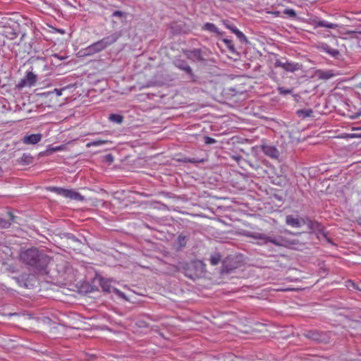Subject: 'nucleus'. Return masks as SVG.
<instances>
[{
    "instance_id": "obj_36",
    "label": "nucleus",
    "mask_w": 361,
    "mask_h": 361,
    "mask_svg": "<svg viewBox=\"0 0 361 361\" xmlns=\"http://www.w3.org/2000/svg\"><path fill=\"white\" fill-rule=\"evenodd\" d=\"M280 12L279 11H275V12H273V14L275 16H280Z\"/></svg>"
},
{
    "instance_id": "obj_25",
    "label": "nucleus",
    "mask_w": 361,
    "mask_h": 361,
    "mask_svg": "<svg viewBox=\"0 0 361 361\" xmlns=\"http://www.w3.org/2000/svg\"><path fill=\"white\" fill-rule=\"evenodd\" d=\"M106 142H107V141H104V140L99 139V140H95L94 141H93L91 143V145H92V146H100V145H102V144H104V143H106Z\"/></svg>"
},
{
    "instance_id": "obj_2",
    "label": "nucleus",
    "mask_w": 361,
    "mask_h": 361,
    "mask_svg": "<svg viewBox=\"0 0 361 361\" xmlns=\"http://www.w3.org/2000/svg\"><path fill=\"white\" fill-rule=\"evenodd\" d=\"M121 36V34L118 32H115L110 35H107V37H104L99 41L94 42L93 44H91L90 46L87 47L85 49V54L93 55L98 54V52L104 50L105 48L117 42Z\"/></svg>"
},
{
    "instance_id": "obj_35",
    "label": "nucleus",
    "mask_w": 361,
    "mask_h": 361,
    "mask_svg": "<svg viewBox=\"0 0 361 361\" xmlns=\"http://www.w3.org/2000/svg\"><path fill=\"white\" fill-rule=\"evenodd\" d=\"M116 292L118 293V295H119L122 298H125V295L123 293H122L121 291H118V290H117Z\"/></svg>"
},
{
    "instance_id": "obj_5",
    "label": "nucleus",
    "mask_w": 361,
    "mask_h": 361,
    "mask_svg": "<svg viewBox=\"0 0 361 361\" xmlns=\"http://www.w3.org/2000/svg\"><path fill=\"white\" fill-rule=\"evenodd\" d=\"M286 222L292 227H301L302 225H307L310 231L319 229V224L317 221L310 220L309 218L295 217L288 214L286 218Z\"/></svg>"
},
{
    "instance_id": "obj_15",
    "label": "nucleus",
    "mask_w": 361,
    "mask_h": 361,
    "mask_svg": "<svg viewBox=\"0 0 361 361\" xmlns=\"http://www.w3.org/2000/svg\"><path fill=\"white\" fill-rule=\"evenodd\" d=\"M123 116L121 114H111L109 116V119L111 122L121 123L123 121Z\"/></svg>"
},
{
    "instance_id": "obj_12",
    "label": "nucleus",
    "mask_w": 361,
    "mask_h": 361,
    "mask_svg": "<svg viewBox=\"0 0 361 361\" xmlns=\"http://www.w3.org/2000/svg\"><path fill=\"white\" fill-rule=\"evenodd\" d=\"M42 135L39 133L25 135L22 141L24 144H37L41 141Z\"/></svg>"
},
{
    "instance_id": "obj_17",
    "label": "nucleus",
    "mask_w": 361,
    "mask_h": 361,
    "mask_svg": "<svg viewBox=\"0 0 361 361\" xmlns=\"http://www.w3.org/2000/svg\"><path fill=\"white\" fill-rule=\"evenodd\" d=\"M324 49L327 54L334 56V58H336V56L340 54L338 50L334 49V48H331L329 46H326Z\"/></svg>"
},
{
    "instance_id": "obj_32",
    "label": "nucleus",
    "mask_w": 361,
    "mask_h": 361,
    "mask_svg": "<svg viewBox=\"0 0 361 361\" xmlns=\"http://www.w3.org/2000/svg\"><path fill=\"white\" fill-rule=\"evenodd\" d=\"M276 291H283V292H286V291H290V290H291V288H276Z\"/></svg>"
},
{
    "instance_id": "obj_3",
    "label": "nucleus",
    "mask_w": 361,
    "mask_h": 361,
    "mask_svg": "<svg viewBox=\"0 0 361 361\" xmlns=\"http://www.w3.org/2000/svg\"><path fill=\"white\" fill-rule=\"evenodd\" d=\"M19 24L11 18L4 17L0 20V35L9 39L18 37Z\"/></svg>"
},
{
    "instance_id": "obj_24",
    "label": "nucleus",
    "mask_w": 361,
    "mask_h": 361,
    "mask_svg": "<svg viewBox=\"0 0 361 361\" xmlns=\"http://www.w3.org/2000/svg\"><path fill=\"white\" fill-rule=\"evenodd\" d=\"M278 92L283 95H287L292 92L291 89H286L284 87H278Z\"/></svg>"
},
{
    "instance_id": "obj_21",
    "label": "nucleus",
    "mask_w": 361,
    "mask_h": 361,
    "mask_svg": "<svg viewBox=\"0 0 361 361\" xmlns=\"http://www.w3.org/2000/svg\"><path fill=\"white\" fill-rule=\"evenodd\" d=\"M177 66L180 68L182 71H184L187 72L188 74L191 75L192 74V68L189 66L188 63H180L178 64Z\"/></svg>"
},
{
    "instance_id": "obj_19",
    "label": "nucleus",
    "mask_w": 361,
    "mask_h": 361,
    "mask_svg": "<svg viewBox=\"0 0 361 361\" xmlns=\"http://www.w3.org/2000/svg\"><path fill=\"white\" fill-rule=\"evenodd\" d=\"M312 113H313L312 109L298 110V114L299 116L310 117V116H312Z\"/></svg>"
},
{
    "instance_id": "obj_14",
    "label": "nucleus",
    "mask_w": 361,
    "mask_h": 361,
    "mask_svg": "<svg viewBox=\"0 0 361 361\" xmlns=\"http://www.w3.org/2000/svg\"><path fill=\"white\" fill-rule=\"evenodd\" d=\"M317 75L319 79L329 80L330 78H332V77L334 76V74H333L332 71H319L317 73Z\"/></svg>"
},
{
    "instance_id": "obj_29",
    "label": "nucleus",
    "mask_w": 361,
    "mask_h": 361,
    "mask_svg": "<svg viewBox=\"0 0 361 361\" xmlns=\"http://www.w3.org/2000/svg\"><path fill=\"white\" fill-rule=\"evenodd\" d=\"M346 286H347L348 288L353 287L354 288H357L355 284L351 280H349V281H347V285Z\"/></svg>"
},
{
    "instance_id": "obj_26",
    "label": "nucleus",
    "mask_w": 361,
    "mask_h": 361,
    "mask_svg": "<svg viewBox=\"0 0 361 361\" xmlns=\"http://www.w3.org/2000/svg\"><path fill=\"white\" fill-rule=\"evenodd\" d=\"M216 141L214 138H212L211 137H208V135H206L204 137V143L205 144H213V143H215Z\"/></svg>"
},
{
    "instance_id": "obj_10",
    "label": "nucleus",
    "mask_w": 361,
    "mask_h": 361,
    "mask_svg": "<svg viewBox=\"0 0 361 361\" xmlns=\"http://www.w3.org/2000/svg\"><path fill=\"white\" fill-rule=\"evenodd\" d=\"M36 82V75L32 72H28L20 82L18 83L17 87L22 88L24 87H32Z\"/></svg>"
},
{
    "instance_id": "obj_31",
    "label": "nucleus",
    "mask_w": 361,
    "mask_h": 361,
    "mask_svg": "<svg viewBox=\"0 0 361 361\" xmlns=\"http://www.w3.org/2000/svg\"><path fill=\"white\" fill-rule=\"evenodd\" d=\"M123 15V13H122L121 11H115L113 13V16H114V17H122Z\"/></svg>"
},
{
    "instance_id": "obj_22",
    "label": "nucleus",
    "mask_w": 361,
    "mask_h": 361,
    "mask_svg": "<svg viewBox=\"0 0 361 361\" xmlns=\"http://www.w3.org/2000/svg\"><path fill=\"white\" fill-rule=\"evenodd\" d=\"M178 242L180 246L184 247L186 245L187 238L183 235H179L178 237Z\"/></svg>"
},
{
    "instance_id": "obj_37",
    "label": "nucleus",
    "mask_w": 361,
    "mask_h": 361,
    "mask_svg": "<svg viewBox=\"0 0 361 361\" xmlns=\"http://www.w3.org/2000/svg\"><path fill=\"white\" fill-rule=\"evenodd\" d=\"M8 214L11 216V220L13 221L14 216H13V214L11 212H8Z\"/></svg>"
},
{
    "instance_id": "obj_8",
    "label": "nucleus",
    "mask_w": 361,
    "mask_h": 361,
    "mask_svg": "<svg viewBox=\"0 0 361 361\" xmlns=\"http://www.w3.org/2000/svg\"><path fill=\"white\" fill-rule=\"evenodd\" d=\"M275 67H281L284 71L288 72H295L300 69L301 66L298 63H292L288 61H281V60H276L274 64Z\"/></svg>"
},
{
    "instance_id": "obj_33",
    "label": "nucleus",
    "mask_w": 361,
    "mask_h": 361,
    "mask_svg": "<svg viewBox=\"0 0 361 361\" xmlns=\"http://www.w3.org/2000/svg\"><path fill=\"white\" fill-rule=\"evenodd\" d=\"M191 54H192L195 56H199L200 55V51L194 50V51H191Z\"/></svg>"
},
{
    "instance_id": "obj_28",
    "label": "nucleus",
    "mask_w": 361,
    "mask_h": 361,
    "mask_svg": "<svg viewBox=\"0 0 361 361\" xmlns=\"http://www.w3.org/2000/svg\"><path fill=\"white\" fill-rule=\"evenodd\" d=\"M8 225H10V223H8L7 221L1 220V219H0V227H6Z\"/></svg>"
},
{
    "instance_id": "obj_1",
    "label": "nucleus",
    "mask_w": 361,
    "mask_h": 361,
    "mask_svg": "<svg viewBox=\"0 0 361 361\" xmlns=\"http://www.w3.org/2000/svg\"><path fill=\"white\" fill-rule=\"evenodd\" d=\"M20 259L24 263L35 267L39 271H46V268L50 262L47 255L42 254L35 247H31V249L21 252Z\"/></svg>"
},
{
    "instance_id": "obj_34",
    "label": "nucleus",
    "mask_w": 361,
    "mask_h": 361,
    "mask_svg": "<svg viewBox=\"0 0 361 361\" xmlns=\"http://www.w3.org/2000/svg\"><path fill=\"white\" fill-rule=\"evenodd\" d=\"M185 162H189V163H195L197 162L196 160L195 159H187L185 160Z\"/></svg>"
},
{
    "instance_id": "obj_38",
    "label": "nucleus",
    "mask_w": 361,
    "mask_h": 361,
    "mask_svg": "<svg viewBox=\"0 0 361 361\" xmlns=\"http://www.w3.org/2000/svg\"><path fill=\"white\" fill-rule=\"evenodd\" d=\"M259 238H264L263 237H262V235H259Z\"/></svg>"
},
{
    "instance_id": "obj_30",
    "label": "nucleus",
    "mask_w": 361,
    "mask_h": 361,
    "mask_svg": "<svg viewBox=\"0 0 361 361\" xmlns=\"http://www.w3.org/2000/svg\"><path fill=\"white\" fill-rule=\"evenodd\" d=\"M62 92H63V90H61V89H56V88H55V89L54 90V92H55V93H56V95L57 97H60V96H61V95H62Z\"/></svg>"
},
{
    "instance_id": "obj_16",
    "label": "nucleus",
    "mask_w": 361,
    "mask_h": 361,
    "mask_svg": "<svg viewBox=\"0 0 361 361\" xmlns=\"http://www.w3.org/2000/svg\"><path fill=\"white\" fill-rule=\"evenodd\" d=\"M221 260V255L219 253L214 254L211 256L210 262L213 266L218 264Z\"/></svg>"
},
{
    "instance_id": "obj_9",
    "label": "nucleus",
    "mask_w": 361,
    "mask_h": 361,
    "mask_svg": "<svg viewBox=\"0 0 361 361\" xmlns=\"http://www.w3.org/2000/svg\"><path fill=\"white\" fill-rule=\"evenodd\" d=\"M262 150L264 154L269 156L271 159H277L280 155L279 151L277 147L273 145L263 143L261 146Z\"/></svg>"
},
{
    "instance_id": "obj_27",
    "label": "nucleus",
    "mask_w": 361,
    "mask_h": 361,
    "mask_svg": "<svg viewBox=\"0 0 361 361\" xmlns=\"http://www.w3.org/2000/svg\"><path fill=\"white\" fill-rule=\"evenodd\" d=\"M224 43L226 44V46L231 49L233 50L234 46L233 44V42L231 41V39H224Z\"/></svg>"
},
{
    "instance_id": "obj_18",
    "label": "nucleus",
    "mask_w": 361,
    "mask_h": 361,
    "mask_svg": "<svg viewBox=\"0 0 361 361\" xmlns=\"http://www.w3.org/2000/svg\"><path fill=\"white\" fill-rule=\"evenodd\" d=\"M228 29H230L233 33H235L238 38H245V35H244V33L242 32V31L239 30L238 28H236L235 26H228Z\"/></svg>"
},
{
    "instance_id": "obj_7",
    "label": "nucleus",
    "mask_w": 361,
    "mask_h": 361,
    "mask_svg": "<svg viewBox=\"0 0 361 361\" xmlns=\"http://www.w3.org/2000/svg\"><path fill=\"white\" fill-rule=\"evenodd\" d=\"M240 267V262L237 257L229 255L223 262L222 271L229 273Z\"/></svg>"
},
{
    "instance_id": "obj_13",
    "label": "nucleus",
    "mask_w": 361,
    "mask_h": 361,
    "mask_svg": "<svg viewBox=\"0 0 361 361\" xmlns=\"http://www.w3.org/2000/svg\"><path fill=\"white\" fill-rule=\"evenodd\" d=\"M316 26L329 27V29H336V27H338L337 24L326 20H319L316 22Z\"/></svg>"
},
{
    "instance_id": "obj_11",
    "label": "nucleus",
    "mask_w": 361,
    "mask_h": 361,
    "mask_svg": "<svg viewBox=\"0 0 361 361\" xmlns=\"http://www.w3.org/2000/svg\"><path fill=\"white\" fill-rule=\"evenodd\" d=\"M267 241H269L270 243H274L275 245L277 246H283V247H289L292 245V244H294V242L288 240V239H286L282 237L279 238H267Z\"/></svg>"
},
{
    "instance_id": "obj_4",
    "label": "nucleus",
    "mask_w": 361,
    "mask_h": 361,
    "mask_svg": "<svg viewBox=\"0 0 361 361\" xmlns=\"http://www.w3.org/2000/svg\"><path fill=\"white\" fill-rule=\"evenodd\" d=\"M183 269L185 276L195 280L204 274L206 265L203 262L200 261V259H194L193 261L184 264Z\"/></svg>"
},
{
    "instance_id": "obj_20",
    "label": "nucleus",
    "mask_w": 361,
    "mask_h": 361,
    "mask_svg": "<svg viewBox=\"0 0 361 361\" xmlns=\"http://www.w3.org/2000/svg\"><path fill=\"white\" fill-rule=\"evenodd\" d=\"M204 29L213 32L214 33H216V32H218L217 27L212 24V23H206L204 24Z\"/></svg>"
},
{
    "instance_id": "obj_6",
    "label": "nucleus",
    "mask_w": 361,
    "mask_h": 361,
    "mask_svg": "<svg viewBox=\"0 0 361 361\" xmlns=\"http://www.w3.org/2000/svg\"><path fill=\"white\" fill-rule=\"evenodd\" d=\"M52 192H55L59 195H61L65 197H68L71 200H77V201H82L84 200V197L81 194L77 191L73 190V189H66L62 188H52Z\"/></svg>"
},
{
    "instance_id": "obj_23",
    "label": "nucleus",
    "mask_w": 361,
    "mask_h": 361,
    "mask_svg": "<svg viewBox=\"0 0 361 361\" xmlns=\"http://www.w3.org/2000/svg\"><path fill=\"white\" fill-rule=\"evenodd\" d=\"M283 13L287 14L288 16L291 18H295L296 16V13L294 9L293 8H286L284 9Z\"/></svg>"
}]
</instances>
